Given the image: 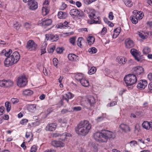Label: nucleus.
<instances>
[{
  "label": "nucleus",
  "instance_id": "nucleus-1",
  "mask_svg": "<svg viewBox=\"0 0 152 152\" xmlns=\"http://www.w3.org/2000/svg\"><path fill=\"white\" fill-rule=\"evenodd\" d=\"M93 137L98 142H106L108 139L115 138V135L113 132L111 131L102 130L95 132L93 134Z\"/></svg>",
  "mask_w": 152,
  "mask_h": 152
},
{
  "label": "nucleus",
  "instance_id": "nucleus-2",
  "mask_svg": "<svg viewBox=\"0 0 152 152\" xmlns=\"http://www.w3.org/2000/svg\"><path fill=\"white\" fill-rule=\"evenodd\" d=\"M91 129V125L87 120L80 122L75 128L76 133L78 135L85 136L89 132Z\"/></svg>",
  "mask_w": 152,
  "mask_h": 152
},
{
  "label": "nucleus",
  "instance_id": "nucleus-3",
  "mask_svg": "<svg viewBox=\"0 0 152 152\" xmlns=\"http://www.w3.org/2000/svg\"><path fill=\"white\" fill-rule=\"evenodd\" d=\"M20 56L19 53L15 51L9 57L7 58L4 61V64L6 66H11L16 64L19 61Z\"/></svg>",
  "mask_w": 152,
  "mask_h": 152
},
{
  "label": "nucleus",
  "instance_id": "nucleus-4",
  "mask_svg": "<svg viewBox=\"0 0 152 152\" xmlns=\"http://www.w3.org/2000/svg\"><path fill=\"white\" fill-rule=\"evenodd\" d=\"M124 81L126 86H131L134 85L137 82V78L136 75L134 74H129L125 76Z\"/></svg>",
  "mask_w": 152,
  "mask_h": 152
},
{
  "label": "nucleus",
  "instance_id": "nucleus-5",
  "mask_svg": "<svg viewBox=\"0 0 152 152\" xmlns=\"http://www.w3.org/2000/svg\"><path fill=\"white\" fill-rule=\"evenodd\" d=\"M27 79L25 75L20 76L17 81V85L19 87H24L27 83Z\"/></svg>",
  "mask_w": 152,
  "mask_h": 152
},
{
  "label": "nucleus",
  "instance_id": "nucleus-6",
  "mask_svg": "<svg viewBox=\"0 0 152 152\" xmlns=\"http://www.w3.org/2000/svg\"><path fill=\"white\" fill-rule=\"evenodd\" d=\"M69 13L71 16L73 18L77 17H82L84 16L83 12L82 11H80L76 9H73L71 10H70Z\"/></svg>",
  "mask_w": 152,
  "mask_h": 152
},
{
  "label": "nucleus",
  "instance_id": "nucleus-7",
  "mask_svg": "<svg viewBox=\"0 0 152 152\" xmlns=\"http://www.w3.org/2000/svg\"><path fill=\"white\" fill-rule=\"evenodd\" d=\"M71 134L70 133L67 132H64L63 134L59 133L58 132H55L53 133L52 136L53 137H62V138H60V140L64 141L66 139V137L71 136Z\"/></svg>",
  "mask_w": 152,
  "mask_h": 152
},
{
  "label": "nucleus",
  "instance_id": "nucleus-8",
  "mask_svg": "<svg viewBox=\"0 0 152 152\" xmlns=\"http://www.w3.org/2000/svg\"><path fill=\"white\" fill-rule=\"evenodd\" d=\"M37 47V45L32 40H29L27 43L26 48L28 50H35Z\"/></svg>",
  "mask_w": 152,
  "mask_h": 152
},
{
  "label": "nucleus",
  "instance_id": "nucleus-9",
  "mask_svg": "<svg viewBox=\"0 0 152 152\" xmlns=\"http://www.w3.org/2000/svg\"><path fill=\"white\" fill-rule=\"evenodd\" d=\"M133 73L137 77H141L144 73V69L142 67H134L133 69Z\"/></svg>",
  "mask_w": 152,
  "mask_h": 152
},
{
  "label": "nucleus",
  "instance_id": "nucleus-10",
  "mask_svg": "<svg viewBox=\"0 0 152 152\" xmlns=\"http://www.w3.org/2000/svg\"><path fill=\"white\" fill-rule=\"evenodd\" d=\"M130 53L136 60L138 61H140L141 53L139 51L136 49L133 48L131 50Z\"/></svg>",
  "mask_w": 152,
  "mask_h": 152
},
{
  "label": "nucleus",
  "instance_id": "nucleus-11",
  "mask_svg": "<svg viewBox=\"0 0 152 152\" xmlns=\"http://www.w3.org/2000/svg\"><path fill=\"white\" fill-rule=\"evenodd\" d=\"M52 22L51 19L44 18L39 22L38 24L42 26H47L51 25Z\"/></svg>",
  "mask_w": 152,
  "mask_h": 152
},
{
  "label": "nucleus",
  "instance_id": "nucleus-12",
  "mask_svg": "<svg viewBox=\"0 0 152 152\" xmlns=\"http://www.w3.org/2000/svg\"><path fill=\"white\" fill-rule=\"evenodd\" d=\"M28 4L29 9L31 10H35L38 8V3L35 0H31L28 1Z\"/></svg>",
  "mask_w": 152,
  "mask_h": 152
},
{
  "label": "nucleus",
  "instance_id": "nucleus-13",
  "mask_svg": "<svg viewBox=\"0 0 152 152\" xmlns=\"http://www.w3.org/2000/svg\"><path fill=\"white\" fill-rule=\"evenodd\" d=\"M57 126L56 123L48 124L45 127V130L50 132L54 131L56 130Z\"/></svg>",
  "mask_w": 152,
  "mask_h": 152
},
{
  "label": "nucleus",
  "instance_id": "nucleus-14",
  "mask_svg": "<svg viewBox=\"0 0 152 152\" xmlns=\"http://www.w3.org/2000/svg\"><path fill=\"white\" fill-rule=\"evenodd\" d=\"M39 107L37 104H29L27 107V109L29 111L32 113H34L38 110H39Z\"/></svg>",
  "mask_w": 152,
  "mask_h": 152
},
{
  "label": "nucleus",
  "instance_id": "nucleus-15",
  "mask_svg": "<svg viewBox=\"0 0 152 152\" xmlns=\"http://www.w3.org/2000/svg\"><path fill=\"white\" fill-rule=\"evenodd\" d=\"M51 145L56 148H62L65 146V144L62 142L55 140L52 141Z\"/></svg>",
  "mask_w": 152,
  "mask_h": 152
},
{
  "label": "nucleus",
  "instance_id": "nucleus-16",
  "mask_svg": "<svg viewBox=\"0 0 152 152\" xmlns=\"http://www.w3.org/2000/svg\"><path fill=\"white\" fill-rule=\"evenodd\" d=\"M147 81L145 80H140L137 85V88L139 89H145L147 85Z\"/></svg>",
  "mask_w": 152,
  "mask_h": 152
},
{
  "label": "nucleus",
  "instance_id": "nucleus-17",
  "mask_svg": "<svg viewBox=\"0 0 152 152\" xmlns=\"http://www.w3.org/2000/svg\"><path fill=\"white\" fill-rule=\"evenodd\" d=\"M120 129L123 132L125 133H127L130 131V129L129 125L126 124H121L120 125Z\"/></svg>",
  "mask_w": 152,
  "mask_h": 152
},
{
  "label": "nucleus",
  "instance_id": "nucleus-18",
  "mask_svg": "<svg viewBox=\"0 0 152 152\" xmlns=\"http://www.w3.org/2000/svg\"><path fill=\"white\" fill-rule=\"evenodd\" d=\"M74 96L75 95L73 94H72L71 93L69 92H67V93L63 95L62 98L63 99H65V100L67 102V103H69V99H72Z\"/></svg>",
  "mask_w": 152,
  "mask_h": 152
},
{
  "label": "nucleus",
  "instance_id": "nucleus-19",
  "mask_svg": "<svg viewBox=\"0 0 152 152\" xmlns=\"http://www.w3.org/2000/svg\"><path fill=\"white\" fill-rule=\"evenodd\" d=\"M126 47L128 48L133 47L134 45L133 41L130 39H127L125 41Z\"/></svg>",
  "mask_w": 152,
  "mask_h": 152
},
{
  "label": "nucleus",
  "instance_id": "nucleus-20",
  "mask_svg": "<svg viewBox=\"0 0 152 152\" xmlns=\"http://www.w3.org/2000/svg\"><path fill=\"white\" fill-rule=\"evenodd\" d=\"M68 58L70 61H78L79 58L78 56L72 53L69 54L68 56Z\"/></svg>",
  "mask_w": 152,
  "mask_h": 152
},
{
  "label": "nucleus",
  "instance_id": "nucleus-21",
  "mask_svg": "<svg viewBox=\"0 0 152 152\" xmlns=\"http://www.w3.org/2000/svg\"><path fill=\"white\" fill-rule=\"evenodd\" d=\"M139 36L143 39H145L148 37L149 35V33L147 32H144L143 31H140L138 33Z\"/></svg>",
  "mask_w": 152,
  "mask_h": 152
},
{
  "label": "nucleus",
  "instance_id": "nucleus-22",
  "mask_svg": "<svg viewBox=\"0 0 152 152\" xmlns=\"http://www.w3.org/2000/svg\"><path fill=\"white\" fill-rule=\"evenodd\" d=\"M133 13L138 20L141 19L144 16L142 12L140 11L138 12L137 10H134L133 12Z\"/></svg>",
  "mask_w": 152,
  "mask_h": 152
},
{
  "label": "nucleus",
  "instance_id": "nucleus-23",
  "mask_svg": "<svg viewBox=\"0 0 152 152\" xmlns=\"http://www.w3.org/2000/svg\"><path fill=\"white\" fill-rule=\"evenodd\" d=\"M75 78L77 81L86 79L84 75L81 73H76L75 74Z\"/></svg>",
  "mask_w": 152,
  "mask_h": 152
},
{
  "label": "nucleus",
  "instance_id": "nucleus-24",
  "mask_svg": "<svg viewBox=\"0 0 152 152\" xmlns=\"http://www.w3.org/2000/svg\"><path fill=\"white\" fill-rule=\"evenodd\" d=\"M12 53V50L11 49H9V51H7L5 49H4L2 50L0 54L1 56L4 55L5 56L7 57L8 58L10 56V55Z\"/></svg>",
  "mask_w": 152,
  "mask_h": 152
},
{
  "label": "nucleus",
  "instance_id": "nucleus-25",
  "mask_svg": "<svg viewBox=\"0 0 152 152\" xmlns=\"http://www.w3.org/2000/svg\"><path fill=\"white\" fill-rule=\"evenodd\" d=\"M87 101L90 107L93 106V105L96 103L95 99L94 97L92 96L88 97Z\"/></svg>",
  "mask_w": 152,
  "mask_h": 152
},
{
  "label": "nucleus",
  "instance_id": "nucleus-26",
  "mask_svg": "<svg viewBox=\"0 0 152 152\" xmlns=\"http://www.w3.org/2000/svg\"><path fill=\"white\" fill-rule=\"evenodd\" d=\"M116 61L119 64H124L126 63L127 60L124 57L118 56L116 58Z\"/></svg>",
  "mask_w": 152,
  "mask_h": 152
},
{
  "label": "nucleus",
  "instance_id": "nucleus-27",
  "mask_svg": "<svg viewBox=\"0 0 152 152\" xmlns=\"http://www.w3.org/2000/svg\"><path fill=\"white\" fill-rule=\"evenodd\" d=\"M33 94V91L30 89H25L23 91V95L25 96H29L32 95Z\"/></svg>",
  "mask_w": 152,
  "mask_h": 152
},
{
  "label": "nucleus",
  "instance_id": "nucleus-28",
  "mask_svg": "<svg viewBox=\"0 0 152 152\" xmlns=\"http://www.w3.org/2000/svg\"><path fill=\"white\" fill-rule=\"evenodd\" d=\"M91 21V22L92 23H90L91 24H92L93 23H100V21H99V19H100V17H97L96 15L95 14V16H94L93 17H92V18H90Z\"/></svg>",
  "mask_w": 152,
  "mask_h": 152
},
{
  "label": "nucleus",
  "instance_id": "nucleus-29",
  "mask_svg": "<svg viewBox=\"0 0 152 152\" xmlns=\"http://www.w3.org/2000/svg\"><path fill=\"white\" fill-rule=\"evenodd\" d=\"M58 18L60 19H65L67 17L68 14L66 12L60 11L58 12Z\"/></svg>",
  "mask_w": 152,
  "mask_h": 152
},
{
  "label": "nucleus",
  "instance_id": "nucleus-30",
  "mask_svg": "<svg viewBox=\"0 0 152 152\" xmlns=\"http://www.w3.org/2000/svg\"><path fill=\"white\" fill-rule=\"evenodd\" d=\"M78 81L80 82L82 86L85 87H88L89 86V82L88 80L85 79L80 80Z\"/></svg>",
  "mask_w": 152,
  "mask_h": 152
},
{
  "label": "nucleus",
  "instance_id": "nucleus-31",
  "mask_svg": "<svg viewBox=\"0 0 152 152\" xmlns=\"http://www.w3.org/2000/svg\"><path fill=\"white\" fill-rule=\"evenodd\" d=\"M121 29V28H118L114 30V33L112 37L113 38H115L118 37L120 32Z\"/></svg>",
  "mask_w": 152,
  "mask_h": 152
},
{
  "label": "nucleus",
  "instance_id": "nucleus-32",
  "mask_svg": "<svg viewBox=\"0 0 152 152\" xmlns=\"http://www.w3.org/2000/svg\"><path fill=\"white\" fill-rule=\"evenodd\" d=\"M150 125V122H148V121H144L142 124V127L147 130L149 129Z\"/></svg>",
  "mask_w": 152,
  "mask_h": 152
},
{
  "label": "nucleus",
  "instance_id": "nucleus-33",
  "mask_svg": "<svg viewBox=\"0 0 152 152\" xmlns=\"http://www.w3.org/2000/svg\"><path fill=\"white\" fill-rule=\"evenodd\" d=\"M49 9L46 6H43L42 8V13L44 16L46 15L49 12Z\"/></svg>",
  "mask_w": 152,
  "mask_h": 152
},
{
  "label": "nucleus",
  "instance_id": "nucleus-34",
  "mask_svg": "<svg viewBox=\"0 0 152 152\" xmlns=\"http://www.w3.org/2000/svg\"><path fill=\"white\" fill-rule=\"evenodd\" d=\"M47 45V44L46 42L44 43L42 45L41 50V54L45 53H46V48Z\"/></svg>",
  "mask_w": 152,
  "mask_h": 152
},
{
  "label": "nucleus",
  "instance_id": "nucleus-35",
  "mask_svg": "<svg viewBox=\"0 0 152 152\" xmlns=\"http://www.w3.org/2000/svg\"><path fill=\"white\" fill-rule=\"evenodd\" d=\"M124 2L126 5L129 7H131L133 5V3L131 0H124Z\"/></svg>",
  "mask_w": 152,
  "mask_h": 152
},
{
  "label": "nucleus",
  "instance_id": "nucleus-36",
  "mask_svg": "<svg viewBox=\"0 0 152 152\" xmlns=\"http://www.w3.org/2000/svg\"><path fill=\"white\" fill-rule=\"evenodd\" d=\"M68 23V22L65 21L64 23H60L58 25L56 26V27L57 28H64L65 27H67V25Z\"/></svg>",
  "mask_w": 152,
  "mask_h": 152
},
{
  "label": "nucleus",
  "instance_id": "nucleus-37",
  "mask_svg": "<svg viewBox=\"0 0 152 152\" xmlns=\"http://www.w3.org/2000/svg\"><path fill=\"white\" fill-rule=\"evenodd\" d=\"M58 36L57 35H54L53 34H51L50 35V40L52 41H56L58 39Z\"/></svg>",
  "mask_w": 152,
  "mask_h": 152
},
{
  "label": "nucleus",
  "instance_id": "nucleus-38",
  "mask_svg": "<svg viewBox=\"0 0 152 152\" xmlns=\"http://www.w3.org/2000/svg\"><path fill=\"white\" fill-rule=\"evenodd\" d=\"M96 71V67H90L88 70V73L89 75H92L94 74Z\"/></svg>",
  "mask_w": 152,
  "mask_h": 152
},
{
  "label": "nucleus",
  "instance_id": "nucleus-39",
  "mask_svg": "<svg viewBox=\"0 0 152 152\" xmlns=\"http://www.w3.org/2000/svg\"><path fill=\"white\" fill-rule=\"evenodd\" d=\"M13 82L11 80H5V87H9L12 86L13 85Z\"/></svg>",
  "mask_w": 152,
  "mask_h": 152
},
{
  "label": "nucleus",
  "instance_id": "nucleus-40",
  "mask_svg": "<svg viewBox=\"0 0 152 152\" xmlns=\"http://www.w3.org/2000/svg\"><path fill=\"white\" fill-rule=\"evenodd\" d=\"M94 38L93 37H89L87 39V41L88 44L90 45L93 44L94 42Z\"/></svg>",
  "mask_w": 152,
  "mask_h": 152
},
{
  "label": "nucleus",
  "instance_id": "nucleus-41",
  "mask_svg": "<svg viewBox=\"0 0 152 152\" xmlns=\"http://www.w3.org/2000/svg\"><path fill=\"white\" fill-rule=\"evenodd\" d=\"M89 12L88 14V17L90 18H92V17L95 16V11L94 9H89Z\"/></svg>",
  "mask_w": 152,
  "mask_h": 152
},
{
  "label": "nucleus",
  "instance_id": "nucleus-42",
  "mask_svg": "<svg viewBox=\"0 0 152 152\" xmlns=\"http://www.w3.org/2000/svg\"><path fill=\"white\" fill-rule=\"evenodd\" d=\"M130 19L133 23L136 24L137 23L138 20L134 14L130 17Z\"/></svg>",
  "mask_w": 152,
  "mask_h": 152
},
{
  "label": "nucleus",
  "instance_id": "nucleus-43",
  "mask_svg": "<svg viewBox=\"0 0 152 152\" xmlns=\"http://www.w3.org/2000/svg\"><path fill=\"white\" fill-rule=\"evenodd\" d=\"M23 26L27 29H30L33 28V25L30 23H26L24 24Z\"/></svg>",
  "mask_w": 152,
  "mask_h": 152
},
{
  "label": "nucleus",
  "instance_id": "nucleus-44",
  "mask_svg": "<svg viewBox=\"0 0 152 152\" xmlns=\"http://www.w3.org/2000/svg\"><path fill=\"white\" fill-rule=\"evenodd\" d=\"M84 39L82 37H79L78 38L77 41V45L80 47L82 46V42H84Z\"/></svg>",
  "mask_w": 152,
  "mask_h": 152
},
{
  "label": "nucleus",
  "instance_id": "nucleus-45",
  "mask_svg": "<svg viewBox=\"0 0 152 152\" xmlns=\"http://www.w3.org/2000/svg\"><path fill=\"white\" fill-rule=\"evenodd\" d=\"M151 51V49L148 47H145L142 50V52L144 54H147Z\"/></svg>",
  "mask_w": 152,
  "mask_h": 152
},
{
  "label": "nucleus",
  "instance_id": "nucleus-46",
  "mask_svg": "<svg viewBox=\"0 0 152 152\" xmlns=\"http://www.w3.org/2000/svg\"><path fill=\"white\" fill-rule=\"evenodd\" d=\"M97 51V50L94 47L88 49V52L91 54L95 53Z\"/></svg>",
  "mask_w": 152,
  "mask_h": 152
},
{
  "label": "nucleus",
  "instance_id": "nucleus-47",
  "mask_svg": "<svg viewBox=\"0 0 152 152\" xmlns=\"http://www.w3.org/2000/svg\"><path fill=\"white\" fill-rule=\"evenodd\" d=\"M5 106L6 108V110L8 112H9L10 110H11V104L8 102H6L5 103Z\"/></svg>",
  "mask_w": 152,
  "mask_h": 152
},
{
  "label": "nucleus",
  "instance_id": "nucleus-48",
  "mask_svg": "<svg viewBox=\"0 0 152 152\" xmlns=\"http://www.w3.org/2000/svg\"><path fill=\"white\" fill-rule=\"evenodd\" d=\"M44 75L46 76H48L49 75V70L46 68V67H43V70Z\"/></svg>",
  "mask_w": 152,
  "mask_h": 152
},
{
  "label": "nucleus",
  "instance_id": "nucleus-49",
  "mask_svg": "<svg viewBox=\"0 0 152 152\" xmlns=\"http://www.w3.org/2000/svg\"><path fill=\"white\" fill-rule=\"evenodd\" d=\"M76 39L75 37H72L70 38L69 39V42L73 45H75V42Z\"/></svg>",
  "mask_w": 152,
  "mask_h": 152
},
{
  "label": "nucleus",
  "instance_id": "nucleus-50",
  "mask_svg": "<svg viewBox=\"0 0 152 152\" xmlns=\"http://www.w3.org/2000/svg\"><path fill=\"white\" fill-rule=\"evenodd\" d=\"M37 149V146L35 145H33L31 148L30 152H36Z\"/></svg>",
  "mask_w": 152,
  "mask_h": 152
},
{
  "label": "nucleus",
  "instance_id": "nucleus-51",
  "mask_svg": "<svg viewBox=\"0 0 152 152\" xmlns=\"http://www.w3.org/2000/svg\"><path fill=\"white\" fill-rule=\"evenodd\" d=\"M140 126L139 124H136L135 125V131L137 132H140Z\"/></svg>",
  "mask_w": 152,
  "mask_h": 152
},
{
  "label": "nucleus",
  "instance_id": "nucleus-52",
  "mask_svg": "<svg viewBox=\"0 0 152 152\" xmlns=\"http://www.w3.org/2000/svg\"><path fill=\"white\" fill-rule=\"evenodd\" d=\"M74 111H79L81 110V107L80 106H77L72 108Z\"/></svg>",
  "mask_w": 152,
  "mask_h": 152
},
{
  "label": "nucleus",
  "instance_id": "nucleus-53",
  "mask_svg": "<svg viewBox=\"0 0 152 152\" xmlns=\"http://www.w3.org/2000/svg\"><path fill=\"white\" fill-rule=\"evenodd\" d=\"M148 92L150 93H152V82L148 84Z\"/></svg>",
  "mask_w": 152,
  "mask_h": 152
},
{
  "label": "nucleus",
  "instance_id": "nucleus-54",
  "mask_svg": "<svg viewBox=\"0 0 152 152\" xmlns=\"http://www.w3.org/2000/svg\"><path fill=\"white\" fill-rule=\"evenodd\" d=\"M64 49L62 48H58L56 49V51L57 53H63Z\"/></svg>",
  "mask_w": 152,
  "mask_h": 152
},
{
  "label": "nucleus",
  "instance_id": "nucleus-55",
  "mask_svg": "<svg viewBox=\"0 0 152 152\" xmlns=\"http://www.w3.org/2000/svg\"><path fill=\"white\" fill-rule=\"evenodd\" d=\"M67 7L66 4L64 3H62L61 5L60 6V9L61 10H64Z\"/></svg>",
  "mask_w": 152,
  "mask_h": 152
},
{
  "label": "nucleus",
  "instance_id": "nucleus-56",
  "mask_svg": "<svg viewBox=\"0 0 152 152\" xmlns=\"http://www.w3.org/2000/svg\"><path fill=\"white\" fill-rule=\"evenodd\" d=\"M91 150L93 152H98V149L97 145H95L92 147Z\"/></svg>",
  "mask_w": 152,
  "mask_h": 152
},
{
  "label": "nucleus",
  "instance_id": "nucleus-57",
  "mask_svg": "<svg viewBox=\"0 0 152 152\" xmlns=\"http://www.w3.org/2000/svg\"><path fill=\"white\" fill-rule=\"evenodd\" d=\"M58 122L60 123H66V120L65 118H60L58 119Z\"/></svg>",
  "mask_w": 152,
  "mask_h": 152
},
{
  "label": "nucleus",
  "instance_id": "nucleus-58",
  "mask_svg": "<svg viewBox=\"0 0 152 152\" xmlns=\"http://www.w3.org/2000/svg\"><path fill=\"white\" fill-rule=\"evenodd\" d=\"M137 144L136 141L133 140L130 142V146L131 147H134Z\"/></svg>",
  "mask_w": 152,
  "mask_h": 152
},
{
  "label": "nucleus",
  "instance_id": "nucleus-59",
  "mask_svg": "<svg viewBox=\"0 0 152 152\" xmlns=\"http://www.w3.org/2000/svg\"><path fill=\"white\" fill-rule=\"evenodd\" d=\"M28 122V120L26 119H22L20 121V124H21L24 125L26 124Z\"/></svg>",
  "mask_w": 152,
  "mask_h": 152
},
{
  "label": "nucleus",
  "instance_id": "nucleus-60",
  "mask_svg": "<svg viewBox=\"0 0 152 152\" xmlns=\"http://www.w3.org/2000/svg\"><path fill=\"white\" fill-rule=\"evenodd\" d=\"M108 18L110 20H113V19L114 16L112 12H110L109 13Z\"/></svg>",
  "mask_w": 152,
  "mask_h": 152
},
{
  "label": "nucleus",
  "instance_id": "nucleus-61",
  "mask_svg": "<svg viewBox=\"0 0 152 152\" xmlns=\"http://www.w3.org/2000/svg\"><path fill=\"white\" fill-rule=\"evenodd\" d=\"M0 86L2 87H5V80H0Z\"/></svg>",
  "mask_w": 152,
  "mask_h": 152
},
{
  "label": "nucleus",
  "instance_id": "nucleus-62",
  "mask_svg": "<svg viewBox=\"0 0 152 152\" xmlns=\"http://www.w3.org/2000/svg\"><path fill=\"white\" fill-rule=\"evenodd\" d=\"M107 30L105 27H104L102 30L101 34L102 35H104L107 32Z\"/></svg>",
  "mask_w": 152,
  "mask_h": 152
},
{
  "label": "nucleus",
  "instance_id": "nucleus-63",
  "mask_svg": "<svg viewBox=\"0 0 152 152\" xmlns=\"http://www.w3.org/2000/svg\"><path fill=\"white\" fill-rule=\"evenodd\" d=\"M11 102H12V103H13V104L18 103V102L19 101L18 99L13 98L11 99Z\"/></svg>",
  "mask_w": 152,
  "mask_h": 152
},
{
  "label": "nucleus",
  "instance_id": "nucleus-64",
  "mask_svg": "<svg viewBox=\"0 0 152 152\" xmlns=\"http://www.w3.org/2000/svg\"><path fill=\"white\" fill-rule=\"evenodd\" d=\"M21 26L20 24L17 22L15 24H14V26L16 29H18Z\"/></svg>",
  "mask_w": 152,
  "mask_h": 152
}]
</instances>
